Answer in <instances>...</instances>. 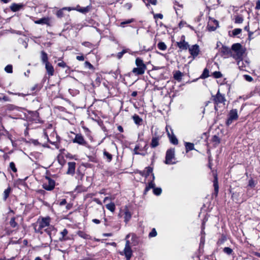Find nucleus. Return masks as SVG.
Returning a JSON list of instances; mask_svg holds the SVG:
<instances>
[{
	"label": "nucleus",
	"mask_w": 260,
	"mask_h": 260,
	"mask_svg": "<svg viewBox=\"0 0 260 260\" xmlns=\"http://www.w3.org/2000/svg\"><path fill=\"white\" fill-rule=\"evenodd\" d=\"M228 119L226 121V125L227 126L230 125L234 121L238 119L239 115L238 114V111L237 109H232L228 115Z\"/></svg>",
	"instance_id": "39448f33"
},
{
	"label": "nucleus",
	"mask_w": 260,
	"mask_h": 260,
	"mask_svg": "<svg viewBox=\"0 0 260 260\" xmlns=\"http://www.w3.org/2000/svg\"><path fill=\"white\" fill-rule=\"evenodd\" d=\"M129 237V235H127L126 236V239H127ZM121 255H124L126 260H129L132 256L133 251L132 250L131 247L130 246V242L129 240H126V243L125 245V247L123 252H121Z\"/></svg>",
	"instance_id": "20e7f679"
},
{
	"label": "nucleus",
	"mask_w": 260,
	"mask_h": 260,
	"mask_svg": "<svg viewBox=\"0 0 260 260\" xmlns=\"http://www.w3.org/2000/svg\"><path fill=\"white\" fill-rule=\"evenodd\" d=\"M155 179V176L154 174H152V180L148 183V185L146 186L145 189V193H146L151 188L154 189L155 188V183L154 182V180Z\"/></svg>",
	"instance_id": "2eb2a0df"
},
{
	"label": "nucleus",
	"mask_w": 260,
	"mask_h": 260,
	"mask_svg": "<svg viewBox=\"0 0 260 260\" xmlns=\"http://www.w3.org/2000/svg\"><path fill=\"white\" fill-rule=\"evenodd\" d=\"M92 221L95 224H99L100 223V220L98 219H93Z\"/></svg>",
	"instance_id": "338daca9"
},
{
	"label": "nucleus",
	"mask_w": 260,
	"mask_h": 260,
	"mask_svg": "<svg viewBox=\"0 0 260 260\" xmlns=\"http://www.w3.org/2000/svg\"><path fill=\"white\" fill-rule=\"evenodd\" d=\"M177 45L181 51L186 50L189 47L188 43L185 41V37L184 36L181 37V40L180 42H177Z\"/></svg>",
	"instance_id": "9b49d317"
},
{
	"label": "nucleus",
	"mask_w": 260,
	"mask_h": 260,
	"mask_svg": "<svg viewBox=\"0 0 260 260\" xmlns=\"http://www.w3.org/2000/svg\"><path fill=\"white\" fill-rule=\"evenodd\" d=\"M152 171V168L150 167H146L143 171L140 172V174L141 176H144L145 178H147L150 174H151V175L153 174Z\"/></svg>",
	"instance_id": "dca6fc26"
},
{
	"label": "nucleus",
	"mask_w": 260,
	"mask_h": 260,
	"mask_svg": "<svg viewBox=\"0 0 260 260\" xmlns=\"http://www.w3.org/2000/svg\"><path fill=\"white\" fill-rule=\"evenodd\" d=\"M41 60L43 63L46 64L48 61L47 54L44 51H41Z\"/></svg>",
	"instance_id": "393cba45"
},
{
	"label": "nucleus",
	"mask_w": 260,
	"mask_h": 260,
	"mask_svg": "<svg viewBox=\"0 0 260 260\" xmlns=\"http://www.w3.org/2000/svg\"><path fill=\"white\" fill-rule=\"evenodd\" d=\"M158 49L160 50H165L167 49V46L165 43L162 42H159L157 44Z\"/></svg>",
	"instance_id": "72a5a7b5"
},
{
	"label": "nucleus",
	"mask_w": 260,
	"mask_h": 260,
	"mask_svg": "<svg viewBox=\"0 0 260 260\" xmlns=\"http://www.w3.org/2000/svg\"><path fill=\"white\" fill-rule=\"evenodd\" d=\"M47 182H45L43 184V188L47 190H52L55 186V181L50 178L46 177Z\"/></svg>",
	"instance_id": "9d476101"
},
{
	"label": "nucleus",
	"mask_w": 260,
	"mask_h": 260,
	"mask_svg": "<svg viewBox=\"0 0 260 260\" xmlns=\"http://www.w3.org/2000/svg\"><path fill=\"white\" fill-rule=\"evenodd\" d=\"M153 193L156 196H159L161 194L162 190L160 187H155L153 189Z\"/></svg>",
	"instance_id": "c9c22d12"
},
{
	"label": "nucleus",
	"mask_w": 260,
	"mask_h": 260,
	"mask_svg": "<svg viewBox=\"0 0 260 260\" xmlns=\"http://www.w3.org/2000/svg\"><path fill=\"white\" fill-rule=\"evenodd\" d=\"M223 251L225 253L228 255L231 254L233 251L232 249L228 247L224 248Z\"/></svg>",
	"instance_id": "a19ab883"
},
{
	"label": "nucleus",
	"mask_w": 260,
	"mask_h": 260,
	"mask_svg": "<svg viewBox=\"0 0 260 260\" xmlns=\"http://www.w3.org/2000/svg\"><path fill=\"white\" fill-rule=\"evenodd\" d=\"M65 10H68V11H71L72 10H74V9L71 8V7H64L61 9L57 11L56 15L58 18H62L64 16L63 11Z\"/></svg>",
	"instance_id": "412c9836"
},
{
	"label": "nucleus",
	"mask_w": 260,
	"mask_h": 260,
	"mask_svg": "<svg viewBox=\"0 0 260 260\" xmlns=\"http://www.w3.org/2000/svg\"><path fill=\"white\" fill-rule=\"evenodd\" d=\"M9 93L10 94H15V95H18V96H26L27 94H24V93H13L12 92H9Z\"/></svg>",
	"instance_id": "bf43d9fd"
},
{
	"label": "nucleus",
	"mask_w": 260,
	"mask_h": 260,
	"mask_svg": "<svg viewBox=\"0 0 260 260\" xmlns=\"http://www.w3.org/2000/svg\"><path fill=\"white\" fill-rule=\"evenodd\" d=\"M68 169L67 172L68 174L74 175L75 173L76 163L75 162H69L68 164Z\"/></svg>",
	"instance_id": "4468645a"
},
{
	"label": "nucleus",
	"mask_w": 260,
	"mask_h": 260,
	"mask_svg": "<svg viewBox=\"0 0 260 260\" xmlns=\"http://www.w3.org/2000/svg\"><path fill=\"white\" fill-rule=\"evenodd\" d=\"M159 138L160 137L158 136H157L156 134H154V136L152 137L151 142V147L152 148H155L159 145Z\"/></svg>",
	"instance_id": "f3484780"
},
{
	"label": "nucleus",
	"mask_w": 260,
	"mask_h": 260,
	"mask_svg": "<svg viewBox=\"0 0 260 260\" xmlns=\"http://www.w3.org/2000/svg\"><path fill=\"white\" fill-rule=\"evenodd\" d=\"M83 46H86L87 47L91 48L92 46V44L88 42H84L82 44Z\"/></svg>",
	"instance_id": "3c124183"
},
{
	"label": "nucleus",
	"mask_w": 260,
	"mask_h": 260,
	"mask_svg": "<svg viewBox=\"0 0 260 260\" xmlns=\"http://www.w3.org/2000/svg\"><path fill=\"white\" fill-rule=\"evenodd\" d=\"M213 186L214 188V191L216 196L217 195L218 192V178L216 174H214V179L213 180Z\"/></svg>",
	"instance_id": "5701e85b"
},
{
	"label": "nucleus",
	"mask_w": 260,
	"mask_h": 260,
	"mask_svg": "<svg viewBox=\"0 0 260 260\" xmlns=\"http://www.w3.org/2000/svg\"><path fill=\"white\" fill-rule=\"evenodd\" d=\"M104 157L107 159L108 162H110L112 159V155L109 153L108 152L106 151L105 150L103 152Z\"/></svg>",
	"instance_id": "c756f323"
},
{
	"label": "nucleus",
	"mask_w": 260,
	"mask_h": 260,
	"mask_svg": "<svg viewBox=\"0 0 260 260\" xmlns=\"http://www.w3.org/2000/svg\"><path fill=\"white\" fill-rule=\"evenodd\" d=\"M185 146L186 151L187 152L190 150L194 149V144L192 143L186 142L185 143Z\"/></svg>",
	"instance_id": "c85d7f7f"
},
{
	"label": "nucleus",
	"mask_w": 260,
	"mask_h": 260,
	"mask_svg": "<svg viewBox=\"0 0 260 260\" xmlns=\"http://www.w3.org/2000/svg\"><path fill=\"white\" fill-rule=\"evenodd\" d=\"M106 207L107 209L110 210V211L113 212L115 209V206L113 203H110L106 205Z\"/></svg>",
	"instance_id": "473e14b6"
},
{
	"label": "nucleus",
	"mask_w": 260,
	"mask_h": 260,
	"mask_svg": "<svg viewBox=\"0 0 260 260\" xmlns=\"http://www.w3.org/2000/svg\"><path fill=\"white\" fill-rule=\"evenodd\" d=\"M255 9L256 10H260V1L258 0L256 3Z\"/></svg>",
	"instance_id": "e2e57ef3"
},
{
	"label": "nucleus",
	"mask_w": 260,
	"mask_h": 260,
	"mask_svg": "<svg viewBox=\"0 0 260 260\" xmlns=\"http://www.w3.org/2000/svg\"><path fill=\"white\" fill-rule=\"evenodd\" d=\"M157 235V232L155 229H153L149 234V237L150 238L154 237Z\"/></svg>",
	"instance_id": "37998d69"
},
{
	"label": "nucleus",
	"mask_w": 260,
	"mask_h": 260,
	"mask_svg": "<svg viewBox=\"0 0 260 260\" xmlns=\"http://www.w3.org/2000/svg\"><path fill=\"white\" fill-rule=\"evenodd\" d=\"M49 22H50V18L48 17L42 18L35 21V23L36 24H47V25L50 26V24Z\"/></svg>",
	"instance_id": "a211bd4d"
},
{
	"label": "nucleus",
	"mask_w": 260,
	"mask_h": 260,
	"mask_svg": "<svg viewBox=\"0 0 260 260\" xmlns=\"http://www.w3.org/2000/svg\"><path fill=\"white\" fill-rule=\"evenodd\" d=\"M76 10L81 13H86L90 11V6H88L87 7H82V8H80L79 6H77V9H76Z\"/></svg>",
	"instance_id": "b1692460"
},
{
	"label": "nucleus",
	"mask_w": 260,
	"mask_h": 260,
	"mask_svg": "<svg viewBox=\"0 0 260 260\" xmlns=\"http://www.w3.org/2000/svg\"><path fill=\"white\" fill-rule=\"evenodd\" d=\"M219 53L221 56L224 58H228L230 56H232L231 49L225 46L222 45L219 49Z\"/></svg>",
	"instance_id": "6e6552de"
},
{
	"label": "nucleus",
	"mask_w": 260,
	"mask_h": 260,
	"mask_svg": "<svg viewBox=\"0 0 260 260\" xmlns=\"http://www.w3.org/2000/svg\"><path fill=\"white\" fill-rule=\"evenodd\" d=\"M135 63L137 67L133 69L132 73L135 75L143 74L146 70V66L144 64L143 60L138 57L136 59Z\"/></svg>",
	"instance_id": "7ed1b4c3"
},
{
	"label": "nucleus",
	"mask_w": 260,
	"mask_h": 260,
	"mask_svg": "<svg viewBox=\"0 0 260 260\" xmlns=\"http://www.w3.org/2000/svg\"><path fill=\"white\" fill-rule=\"evenodd\" d=\"M67 203V201L66 199H62L61 201L60 202L59 205L60 206H63Z\"/></svg>",
	"instance_id": "0e129e2a"
},
{
	"label": "nucleus",
	"mask_w": 260,
	"mask_h": 260,
	"mask_svg": "<svg viewBox=\"0 0 260 260\" xmlns=\"http://www.w3.org/2000/svg\"><path fill=\"white\" fill-rule=\"evenodd\" d=\"M57 65H58V66L63 68L67 67L66 63L63 61L58 63Z\"/></svg>",
	"instance_id": "5fc2aeb1"
},
{
	"label": "nucleus",
	"mask_w": 260,
	"mask_h": 260,
	"mask_svg": "<svg viewBox=\"0 0 260 260\" xmlns=\"http://www.w3.org/2000/svg\"><path fill=\"white\" fill-rule=\"evenodd\" d=\"M132 217V214L128 209H126L124 211V221L127 223Z\"/></svg>",
	"instance_id": "a878e982"
},
{
	"label": "nucleus",
	"mask_w": 260,
	"mask_h": 260,
	"mask_svg": "<svg viewBox=\"0 0 260 260\" xmlns=\"http://www.w3.org/2000/svg\"><path fill=\"white\" fill-rule=\"evenodd\" d=\"M255 184L254 181L252 179H251L249 180V182H248L249 186L252 188L255 186Z\"/></svg>",
	"instance_id": "09e8293b"
},
{
	"label": "nucleus",
	"mask_w": 260,
	"mask_h": 260,
	"mask_svg": "<svg viewBox=\"0 0 260 260\" xmlns=\"http://www.w3.org/2000/svg\"><path fill=\"white\" fill-rule=\"evenodd\" d=\"M168 137L169 138L170 141L174 145H177L178 143V141L176 137V136L174 135L173 133L171 134L170 132H168Z\"/></svg>",
	"instance_id": "4be33fe9"
},
{
	"label": "nucleus",
	"mask_w": 260,
	"mask_h": 260,
	"mask_svg": "<svg viewBox=\"0 0 260 260\" xmlns=\"http://www.w3.org/2000/svg\"><path fill=\"white\" fill-rule=\"evenodd\" d=\"M225 240V237H223L222 239H219L217 242L218 244H222L223 242H224V241Z\"/></svg>",
	"instance_id": "69168bd1"
},
{
	"label": "nucleus",
	"mask_w": 260,
	"mask_h": 260,
	"mask_svg": "<svg viewBox=\"0 0 260 260\" xmlns=\"http://www.w3.org/2000/svg\"><path fill=\"white\" fill-rule=\"evenodd\" d=\"M242 31V29L240 28H235L233 30V35L236 36L240 34Z\"/></svg>",
	"instance_id": "c03bdc74"
},
{
	"label": "nucleus",
	"mask_w": 260,
	"mask_h": 260,
	"mask_svg": "<svg viewBox=\"0 0 260 260\" xmlns=\"http://www.w3.org/2000/svg\"><path fill=\"white\" fill-rule=\"evenodd\" d=\"M45 69L47 71L48 74L50 76H52L53 75L54 72V68L50 62H47L46 64H45Z\"/></svg>",
	"instance_id": "6ab92c4d"
},
{
	"label": "nucleus",
	"mask_w": 260,
	"mask_h": 260,
	"mask_svg": "<svg viewBox=\"0 0 260 260\" xmlns=\"http://www.w3.org/2000/svg\"><path fill=\"white\" fill-rule=\"evenodd\" d=\"M10 168L14 172H16L17 171V169L15 167V165L13 162H11L10 163Z\"/></svg>",
	"instance_id": "49530a36"
},
{
	"label": "nucleus",
	"mask_w": 260,
	"mask_h": 260,
	"mask_svg": "<svg viewBox=\"0 0 260 260\" xmlns=\"http://www.w3.org/2000/svg\"><path fill=\"white\" fill-rule=\"evenodd\" d=\"M50 228H51L45 229V231L48 234V235L50 237V239H51V231L50 230Z\"/></svg>",
	"instance_id": "052dcab7"
},
{
	"label": "nucleus",
	"mask_w": 260,
	"mask_h": 260,
	"mask_svg": "<svg viewBox=\"0 0 260 260\" xmlns=\"http://www.w3.org/2000/svg\"><path fill=\"white\" fill-rule=\"evenodd\" d=\"M2 100H3L4 101H10L9 97H8L7 96H6V95H3V97L0 96V101H1Z\"/></svg>",
	"instance_id": "864d4df0"
},
{
	"label": "nucleus",
	"mask_w": 260,
	"mask_h": 260,
	"mask_svg": "<svg viewBox=\"0 0 260 260\" xmlns=\"http://www.w3.org/2000/svg\"><path fill=\"white\" fill-rule=\"evenodd\" d=\"M186 24V22H184V21H181L179 23V27H182L184 26V25Z\"/></svg>",
	"instance_id": "774afa93"
},
{
	"label": "nucleus",
	"mask_w": 260,
	"mask_h": 260,
	"mask_svg": "<svg viewBox=\"0 0 260 260\" xmlns=\"http://www.w3.org/2000/svg\"><path fill=\"white\" fill-rule=\"evenodd\" d=\"M78 235H79V236L84 239H89L90 238V237L89 235L87 234L86 233L82 231H79L78 233Z\"/></svg>",
	"instance_id": "7c9ffc66"
},
{
	"label": "nucleus",
	"mask_w": 260,
	"mask_h": 260,
	"mask_svg": "<svg viewBox=\"0 0 260 260\" xmlns=\"http://www.w3.org/2000/svg\"><path fill=\"white\" fill-rule=\"evenodd\" d=\"M133 119L135 122V123L137 125H141L142 122V119L140 117V116L137 114H135L133 116Z\"/></svg>",
	"instance_id": "bb28decb"
},
{
	"label": "nucleus",
	"mask_w": 260,
	"mask_h": 260,
	"mask_svg": "<svg viewBox=\"0 0 260 260\" xmlns=\"http://www.w3.org/2000/svg\"><path fill=\"white\" fill-rule=\"evenodd\" d=\"M50 218L49 217H43L41 220L38 221L32 224L36 233L43 234L42 230L50 225Z\"/></svg>",
	"instance_id": "f03ea898"
},
{
	"label": "nucleus",
	"mask_w": 260,
	"mask_h": 260,
	"mask_svg": "<svg viewBox=\"0 0 260 260\" xmlns=\"http://www.w3.org/2000/svg\"><path fill=\"white\" fill-rule=\"evenodd\" d=\"M60 237L58 238V241L63 242L70 240V238L68 236V231L66 229H64L60 233Z\"/></svg>",
	"instance_id": "ddd939ff"
},
{
	"label": "nucleus",
	"mask_w": 260,
	"mask_h": 260,
	"mask_svg": "<svg viewBox=\"0 0 260 260\" xmlns=\"http://www.w3.org/2000/svg\"><path fill=\"white\" fill-rule=\"evenodd\" d=\"M126 53V51L125 50H123L121 52H118L117 57L118 59H120L123 54Z\"/></svg>",
	"instance_id": "8fccbe9b"
},
{
	"label": "nucleus",
	"mask_w": 260,
	"mask_h": 260,
	"mask_svg": "<svg viewBox=\"0 0 260 260\" xmlns=\"http://www.w3.org/2000/svg\"><path fill=\"white\" fill-rule=\"evenodd\" d=\"M10 192V188H7L4 192V200L6 201L9 196Z\"/></svg>",
	"instance_id": "58836bf2"
},
{
	"label": "nucleus",
	"mask_w": 260,
	"mask_h": 260,
	"mask_svg": "<svg viewBox=\"0 0 260 260\" xmlns=\"http://www.w3.org/2000/svg\"><path fill=\"white\" fill-rule=\"evenodd\" d=\"M32 114H33V116L34 117L33 119L34 120H38V118L39 117V113L38 112H32Z\"/></svg>",
	"instance_id": "4d7b16f0"
},
{
	"label": "nucleus",
	"mask_w": 260,
	"mask_h": 260,
	"mask_svg": "<svg viewBox=\"0 0 260 260\" xmlns=\"http://www.w3.org/2000/svg\"><path fill=\"white\" fill-rule=\"evenodd\" d=\"M8 109L10 110H15V109H19V108L17 107V106H15L14 105H10L9 106H8Z\"/></svg>",
	"instance_id": "603ef678"
},
{
	"label": "nucleus",
	"mask_w": 260,
	"mask_h": 260,
	"mask_svg": "<svg viewBox=\"0 0 260 260\" xmlns=\"http://www.w3.org/2000/svg\"><path fill=\"white\" fill-rule=\"evenodd\" d=\"M212 99L215 105H218L221 103H223L224 104V102L225 101V99L224 95L221 94L219 92V90L218 91L217 94L215 95L212 96Z\"/></svg>",
	"instance_id": "0eeeda50"
},
{
	"label": "nucleus",
	"mask_w": 260,
	"mask_h": 260,
	"mask_svg": "<svg viewBox=\"0 0 260 260\" xmlns=\"http://www.w3.org/2000/svg\"><path fill=\"white\" fill-rule=\"evenodd\" d=\"M213 76L215 78H219L222 77V74L218 71H215L213 73Z\"/></svg>",
	"instance_id": "79ce46f5"
},
{
	"label": "nucleus",
	"mask_w": 260,
	"mask_h": 260,
	"mask_svg": "<svg viewBox=\"0 0 260 260\" xmlns=\"http://www.w3.org/2000/svg\"><path fill=\"white\" fill-rule=\"evenodd\" d=\"M232 50L234 52L232 53V56L238 61V64L240 65L241 61L242 60L245 49L242 47L240 43L234 44L232 46Z\"/></svg>",
	"instance_id": "f257e3e1"
},
{
	"label": "nucleus",
	"mask_w": 260,
	"mask_h": 260,
	"mask_svg": "<svg viewBox=\"0 0 260 260\" xmlns=\"http://www.w3.org/2000/svg\"><path fill=\"white\" fill-rule=\"evenodd\" d=\"M209 76V71L207 69H205L203 71L202 74L201 75L200 78L202 79H205Z\"/></svg>",
	"instance_id": "2f4dec72"
},
{
	"label": "nucleus",
	"mask_w": 260,
	"mask_h": 260,
	"mask_svg": "<svg viewBox=\"0 0 260 260\" xmlns=\"http://www.w3.org/2000/svg\"><path fill=\"white\" fill-rule=\"evenodd\" d=\"M182 76V73L180 71H177L174 74V78L178 81H181Z\"/></svg>",
	"instance_id": "cd10ccee"
},
{
	"label": "nucleus",
	"mask_w": 260,
	"mask_h": 260,
	"mask_svg": "<svg viewBox=\"0 0 260 260\" xmlns=\"http://www.w3.org/2000/svg\"><path fill=\"white\" fill-rule=\"evenodd\" d=\"M23 7V5L22 4L13 3L10 6V9L13 12H17L19 11Z\"/></svg>",
	"instance_id": "aec40b11"
},
{
	"label": "nucleus",
	"mask_w": 260,
	"mask_h": 260,
	"mask_svg": "<svg viewBox=\"0 0 260 260\" xmlns=\"http://www.w3.org/2000/svg\"><path fill=\"white\" fill-rule=\"evenodd\" d=\"M134 21V19H130L121 22L120 23V26L123 27H124L125 24L131 23Z\"/></svg>",
	"instance_id": "e433bc0d"
},
{
	"label": "nucleus",
	"mask_w": 260,
	"mask_h": 260,
	"mask_svg": "<svg viewBox=\"0 0 260 260\" xmlns=\"http://www.w3.org/2000/svg\"><path fill=\"white\" fill-rule=\"evenodd\" d=\"M40 87H39V85L38 84L35 85L33 87L31 88V91H35V90H39L40 89Z\"/></svg>",
	"instance_id": "13d9d810"
},
{
	"label": "nucleus",
	"mask_w": 260,
	"mask_h": 260,
	"mask_svg": "<svg viewBox=\"0 0 260 260\" xmlns=\"http://www.w3.org/2000/svg\"><path fill=\"white\" fill-rule=\"evenodd\" d=\"M175 158V151L174 149H169L167 150L166 155L165 163L168 165L174 164V161L173 160Z\"/></svg>",
	"instance_id": "423d86ee"
},
{
	"label": "nucleus",
	"mask_w": 260,
	"mask_h": 260,
	"mask_svg": "<svg viewBox=\"0 0 260 260\" xmlns=\"http://www.w3.org/2000/svg\"><path fill=\"white\" fill-rule=\"evenodd\" d=\"M73 143H77L83 146H86L87 144L83 137L80 134L76 135L75 138L73 140Z\"/></svg>",
	"instance_id": "f8f14e48"
},
{
	"label": "nucleus",
	"mask_w": 260,
	"mask_h": 260,
	"mask_svg": "<svg viewBox=\"0 0 260 260\" xmlns=\"http://www.w3.org/2000/svg\"><path fill=\"white\" fill-rule=\"evenodd\" d=\"M243 77L247 81L251 82L253 80V78L248 75H244Z\"/></svg>",
	"instance_id": "de8ad7c7"
},
{
	"label": "nucleus",
	"mask_w": 260,
	"mask_h": 260,
	"mask_svg": "<svg viewBox=\"0 0 260 260\" xmlns=\"http://www.w3.org/2000/svg\"><path fill=\"white\" fill-rule=\"evenodd\" d=\"M212 141L215 143L216 144H219L220 142V140L218 136L215 135L213 136L212 138Z\"/></svg>",
	"instance_id": "a18cd8bd"
},
{
	"label": "nucleus",
	"mask_w": 260,
	"mask_h": 260,
	"mask_svg": "<svg viewBox=\"0 0 260 260\" xmlns=\"http://www.w3.org/2000/svg\"><path fill=\"white\" fill-rule=\"evenodd\" d=\"M188 51L193 58H195L200 52L199 46L197 44L192 45L189 47Z\"/></svg>",
	"instance_id": "1a4fd4ad"
},
{
	"label": "nucleus",
	"mask_w": 260,
	"mask_h": 260,
	"mask_svg": "<svg viewBox=\"0 0 260 260\" xmlns=\"http://www.w3.org/2000/svg\"><path fill=\"white\" fill-rule=\"evenodd\" d=\"M243 21V18L241 16H237L235 18V22L236 23H241Z\"/></svg>",
	"instance_id": "4c0bfd02"
},
{
	"label": "nucleus",
	"mask_w": 260,
	"mask_h": 260,
	"mask_svg": "<svg viewBox=\"0 0 260 260\" xmlns=\"http://www.w3.org/2000/svg\"><path fill=\"white\" fill-rule=\"evenodd\" d=\"M154 18H159V19H162L163 18V15L160 13L156 14L154 15Z\"/></svg>",
	"instance_id": "6e6d98bb"
},
{
	"label": "nucleus",
	"mask_w": 260,
	"mask_h": 260,
	"mask_svg": "<svg viewBox=\"0 0 260 260\" xmlns=\"http://www.w3.org/2000/svg\"><path fill=\"white\" fill-rule=\"evenodd\" d=\"M10 224L13 228H15L17 226L18 224L15 221V218L12 217L10 221Z\"/></svg>",
	"instance_id": "f704fd0d"
},
{
	"label": "nucleus",
	"mask_w": 260,
	"mask_h": 260,
	"mask_svg": "<svg viewBox=\"0 0 260 260\" xmlns=\"http://www.w3.org/2000/svg\"><path fill=\"white\" fill-rule=\"evenodd\" d=\"M76 59L79 61H83L84 60V57L83 55L77 56Z\"/></svg>",
	"instance_id": "680f3d73"
},
{
	"label": "nucleus",
	"mask_w": 260,
	"mask_h": 260,
	"mask_svg": "<svg viewBox=\"0 0 260 260\" xmlns=\"http://www.w3.org/2000/svg\"><path fill=\"white\" fill-rule=\"evenodd\" d=\"M5 71L8 73H12L13 72V67L12 65H7L5 68Z\"/></svg>",
	"instance_id": "ea45409f"
}]
</instances>
